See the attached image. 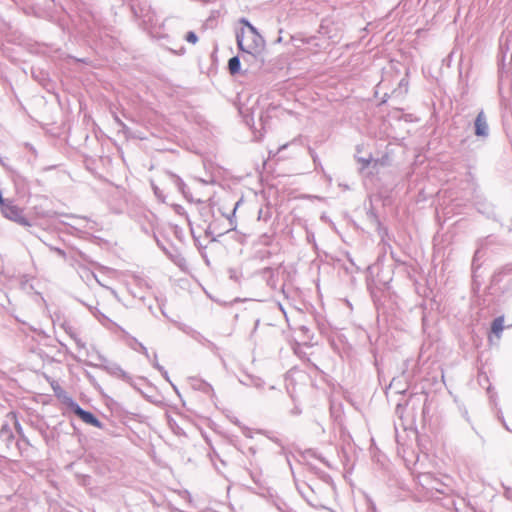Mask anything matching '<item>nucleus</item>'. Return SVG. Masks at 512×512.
I'll use <instances>...</instances> for the list:
<instances>
[{
    "mask_svg": "<svg viewBox=\"0 0 512 512\" xmlns=\"http://www.w3.org/2000/svg\"><path fill=\"white\" fill-rule=\"evenodd\" d=\"M241 23L245 27L240 29L236 35L237 45L243 54L257 58L264 51L265 41L248 20L242 19Z\"/></svg>",
    "mask_w": 512,
    "mask_h": 512,
    "instance_id": "1",
    "label": "nucleus"
},
{
    "mask_svg": "<svg viewBox=\"0 0 512 512\" xmlns=\"http://www.w3.org/2000/svg\"><path fill=\"white\" fill-rule=\"evenodd\" d=\"M1 211L7 219H10L20 225L29 226L30 223L23 215V210L18 206L12 204L10 201H7L5 204L1 206Z\"/></svg>",
    "mask_w": 512,
    "mask_h": 512,
    "instance_id": "2",
    "label": "nucleus"
},
{
    "mask_svg": "<svg viewBox=\"0 0 512 512\" xmlns=\"http://www.w3.org/2000/svg\"><path fill=\"white\" fill-rule=\"evenodd\" d=\"M73 411L75 415H77L86 424L95 426L97 428L103 427L102 423L91 412L85 411L80 406L76 405Z\"/></svg>",
    "mask_w": 512,
    "mask_h": 512,
    "instance_id": "3",
    "label": "nucleus"
},
{
    "mask_svg": "<svg viewBox=\"0 0 512 512\" xmlns=\"http://www.w3.org/2000/svg\"><path fill=\"white\" fill-rule=\"evenodd\" d=\"M475 134L478 137H487L489 135V126L483 111L479 112L475 119Z\"/></svg>",
    "mask_w": 512,
    "mask_h": 512,
    "instance_id": "4",
    "label": "nucleus"
},
{
    "mask_svg": "<svg viewBox=\"0 0 512 512\" xmlns=\"http://www.w3.org/2000/svg\"><path fill=\"white\" fill-rule=\"evenodd\" d=\"M13 432L8 424H3L0 429V440L9 444L13 440Z\"/></svg>",
    "mask_w": 512,
    "mask_h": 512,
    "instance_id": "5",
    "label": "nucleus"
},
{
    "mask_svg": "<svg viewBox=\"0 0 512 512\" xmlns=\"http://www.w3.org/2000/svg\"><path fill=\"white\" fill-rule=\"evenodd\" d=\"M228 68L231 74H236L240 70V59L238 56L232 57L228 62Z\"/></svg>",
    "mask_w": 512,
    "mask_h": 512,
    "instance_id": "6",
    "label": "nucleus"
},
{
    "mask_svg": "<svg viewBox=\"0 0 512 512\" xmlns=\"http://www.w3.org/2000/svg\"><path fill=\"white\" fill-rule=\"evenodd\" d=\"M503 323H504V319L502 317L496 318L492 324L493 333L499 335L503 331V328H504Z\"/></svg>",
    "mask_w": 512,
    "mask_h": 512,
    "instance_id": "7",
    "label": "nucleus"
},
{
    "mask_svg": "<svg viewBox=\"0 0 512 512\" xmlns=\"http://www.w3.org/2000/svg\"><path fill=\"white\" fill-rule=\"evenodd\" d=\"M172 179L175 185L178 187V189L183 192L185 184L182 181V179L176 175H172Z\"/></svg>",
    "mask_w": 512,
    "mask_h": 512,
    "instance_id": "8",
    "label": "nucleus"
},
{
    "mask_svg": "<svg viewBox=\"0 0 512 512\" xmlns=\"http://www.w3.org/2000/svg\"><path fill=\"white\" fill-rule=\"evenodd\" d=\"M186 40L189 43L195 44L198 41V37H197V35L194 32L190 31L186 35Z\"/></svg>",
    "mask_w": 512,
    "mask_h": 512,
    "instance_id": "9",
    "label": "nucleus"
},
{
    "mask_svg": "<svg viewBox=\"0 0 512 512\" xmlns=\"http://www.w3.org/2000/svg\"><path fill=\"white\" fill-rule=\"evenodd\" d=\"M359 161H361V162H362V164H363V168H365V167H366V166H368V164L370 163V158H367V159H365V158H361V159H359Z\"/></svg>",
    "mask_w": 512,
    "mask_h": 512,
    "instance_id": "10",
    "label": "nucleus"
},
{
    "mask_svg": "<svg viewBox=\"0 0 512 512\" xmlns=\"http://www.w3.org/2000/svg\"><path fill=\"white\" fill-rule=\"evenodd\" d=\"M114 118H115V121L117 122V124H118L120 127H122V128H125V127H126V126H125V124H124V123H123V122H122V121H121L117 116H115Z\"/></svg>",
    "mask_w": 512,
    "mask_h": 512,
    "instance_id": "11",
    "label": "nucleus"
},
{
    "mask_svg": "<svg viewBox=\"0 0 512 512\" xmlns=\"http://www.w3.org/2000/svg\"><path fill=\"white\" fill-rule=\"evenodd\" d=\"M154 366H155L159 371H161L163 374H165V375L167 374V372H166V371H164L163 367H162V366H160L158 363H155V364H154Z\"/></svg>",
    "mask_w": 512,
    "mask_h": 512,
    "instance_id": "12",
    "label": "nucleus"
},
{
    "mask_svg": "<svg viewBox=\"0 0 512 512\" xmlns=\"http://www.w3.org/2000/svg\"><path fill=\"white\" fill-rule=\"evenodd\" d=\"M142 352H144V354H145L146 356H148V352H147V349H146L145 347H142Z\"/></svg>",
    "mask_w": 512,
    "mask_h": 512,
    "instance_id": "13",
    "label": "nucleus"
}]
</instances>
